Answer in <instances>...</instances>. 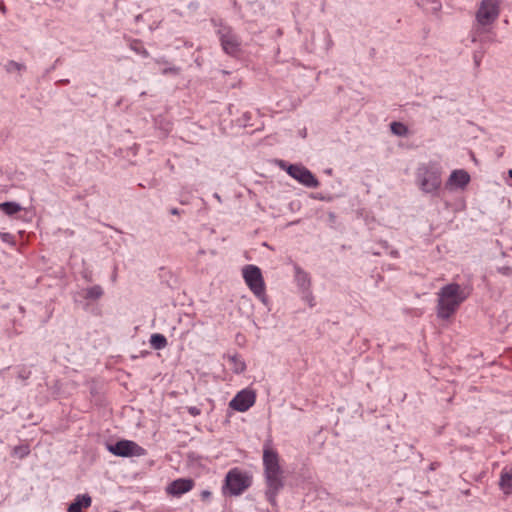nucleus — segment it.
<instances>
[{"label":"nucleus","mask_w":512,"mask_h":512,"mask_svg":"<svg viewBox=\"0 0 512 512\" xmlns=\"http://www.w3.org/2000/svg\"><path fill=\"white\" fill-rule=\"evenodd\" d=\"M263 466L266 483L265 496L271 506L277 508V495L284 487V476L278 453L268 445L263 450Z\"/></svg>","instance_id":"f257e3e1"},{"label":"nucleus","mask_w":512,"mask_h":512,"mask_svg":"<svg viewBox=\"0 0 512 512\" xmlns=\"http://www.w3.org/2000/svg\"><path fill=\"white\" fill-rule=\"evenodd\" d=\"M468 295L469 293L457 283H450L442 287L438 293V317L441 319H449L455 314Z\"/></svg>","instance_id":"f03ea898"},{"label":"nucleus","mask_w":512,"mask_h":512,"mask_svg":"<svg viewBox=\"0 0 512 512\" xmlns=\"http://www.w3.org/2000/svg\"><path fill=\"white\" fill-rule=\"evenodd\" d=\"M252 485V476L249 472L238 467L232 468L225 476L223 493L230 496H239Z\"/></svg>","instance_id":"7ed1b4c3"},{"label":"nucleus","mask_w":512,"mask_h":512,"mask_svg":"<svg viewBox=\"0 0 512 512\" xmlns=\"http://www.w3.org/2000/svg\"><path fill=\"white\" fill-rule=\"evenodd\" d=\"M243 278L253 294L264 301L266 298V288L260 268L255 265L245 266L243 268Z\"/></svg>","instance_id":"20e7f679"},{"label":"nucleus","mask_w":512,"mask_h":512,"mask_svg":"<svg viewBox=\"0 0 512 512\" xmlns=\"http://www.w3.org/2000/svg\"><path fill=\"white\" fill-rule=\"evenodd\" d=\"M500 14V0H482L476 12V22L479 27L491 26Z\"/></svg>","instance_id":"39448f33"},{"label":"nucleus","mask_w":512,"mask_h":512,"mask_svg":"<svg viewBox=\"0 0 512 512\" xmlns=\"http://www.w3.org/2000/svg\"><path fill=\"white\" fill-rule=\"evenodd\" d=\"M286 172L301 184L317 188L319 186L318 179L304 166L298 164H291L287 167Z\"/></svg>","instance_id":"423d86ee"},{"label":"nucleus","mask_w":512,"mask_h":512,"mask_svg":"<svg viewBox=\"0 0 512 512\" xmlns=\"http://www.w3.org/2000/svg\"><path fill=\"white\" fill-rule=\"evenodd\" d=\"M109 451L121 457L142 456L145 453L141 446L130 440L118 441L115 445L109 447Z\"/></svg>","instance_id":"0eeeda50"},{"label":"nucleus","mask_w":512,"mask_h":512,"mask_svg":"<svg viewBox=\"0 0 512 512\" xmlns=\"http://www.w3.org/2000/svg\"><path fill=\"white\" fill-rule=\"evenodd\" d=\"M256 393L251 389H243L230 401L229 406L235 411L245 412L255 404Z\"/></svg>","instance_id":"6e6552de"},{"label":"nucleus","mask_w":512,"mask_h":512,"mask_svg":"<svg viewBox=\"0 0 512 512\" xmlns=\"http://www.w3.org/2000/svg\"><path fill=\"white\" fill-rule=\"evenodd\" d=\"M220 41L227 54L238 56L241 53V42L231 29L225 28L220 31Z\"/></svg>","instance_id":"1a4fd4ad"},{"label":"nucleus","mask_w":512,"mask_h":512,"mask_svg":"<svg viewBox=\"0 0 512 512\" xmlns=\"http://www.w3.org/2000/svg\"><path fill=\"white\" fill-rule=\"evenodd\" d=\"M419 184L424 192L431 193L440 187L441 180L436 173L429 170H424L419 175Z\"/></svg>","instance_id":"9d476101"},{"label":"nucleus","mask_w":512,"mask_h":512,"mask_svg":"<svg viewBox=\"0 0 512 512\" xmlns=\"http://www.w3.org/2000/svg\"><path fill=\"white\" fill-rule=\"evenodd\" d=\"M193 486L194 481L192 479L180 478L169 484L167 487V493L173 496H180L190 491Z\"/></svg>","instance_id":"9b49d317"},{"label":"nucleus","mask_w":512,"mask_h":512,"mask_svg":"<svg viewBox=\"0 0 512 512\" xmlns=\"http://www.w3.org/2000/svg\"><path fill=\"white\" fill-rule=\"evenodd\" d=\"M469 181L470 176L465 170H455L449 177V184L459 188L465 187Z\"/></svg>","instance_id":"f8f14e48"},{"label":"nucleus","mask_w":512,"mask_h":512,"mask_svg":"<svg viewBox=\"0 0 512 512\" xmlns=\"http://www.w3.org/2000/svg\"><path fill=\"white\" fill-rule=\"evenodd\" d=\"M92 499L88 494L78 495L69 505L68 512H81L83 508L91 506Z\"/></svg>","instance_id":"ddd939ff"},{"label":"nucleus","mask_w":512,"mask_h":512,"mask_svg":"<svg viewBox=\"0 0 512 512\" xmlns=\"http://www.w3.org/2000/svg\"><path fill=\"white\" fill-rule=\"evenodd\" d=\"M499 486L507 495L512 492V468L502 470Z\"/></svg>","instance_id":"4468645a"},{"label":"nucleus","mask_w":512,"mask_h":512,"mask_svg":"<svg viewBox=\"0 0 512 512\" xmlns=\"http://www.w3.org/2000/svg\"><path fill=\"white\" fill-rule=\"evenodd\" d=\"M228 360L231 365V369L233 372L239 374L242 373L246 369L245 362L237 355H232L228 357Z\"/></svg>","instance_id":"2eb2a0df"},{"label":"nucleus","mask_w":512,"mask_h":512,"mask_svg":"<svg viewBox=\"0 0 512 512\" xmlns=\"http://www.w3.org/2000/svg\"><path fill=\"white\" fill-rule=\"evenodd\" d=\"M151 346L156 350L164 349L167 346V340L162 334H153L150 338Z\"/></svg>","instance_id":"dca6fc26"},{"label":"nucleus","mask_w":512,"mask_h":512,"mask_svg":"<svg viewBox=\"0 0 512 512\" xmlns=\"http://www.w3.org/2000/svg\"><path fill=\"white\" fill-rule=\"evenodd\" d=\"M0 210L7 215H13L21 211V206L15 202H4L0 204Z\"/></svg>","instance_id":"f3484780"},{"label":"nucleus","mask_w":512,"mask_h":512,"mask_svg":"<svg viewBox=\"0 0 512 512\" xmlns=\"http://www.w3.org/2000/svg\"><path fill=\"white\" fill-rule=\"evenodd\" d=\"M390 128L393 134L397 136H406L408 134V128L401 122H392Z\"/></svg>","instance_id":"a211bd4d"},{"label":"nucleus","mask_w":512,"mask_h":512,"mask_svg":"<svg viewBox=\"0 0 512 512\" xmlns=\"http://www.w3.org/2000/svg\"><path fill=\"white\" fill-rule=\"evenodd\" d=\"M102 289L99 286H94L88 289L87 297L92 299H97L102 295Z\"/></svg>","instance_id":"6ab92c4d"},{"label":"nucleus","mask_w":512,"mask_h":512,"mask_svg":"<svg viewBox=\"0 0 512 512\" xmlns=\"http://www.w3.org/2000/svg\"><path fill=\"white\" fill-rule=\"evenodd\" d=\"M131 48L136 52V53H139V54H143V55H147V52L146 50L144 49L143 47V44L140 42V41H133L131 43Z\"/></svg>","instance_id":"aec40b11"},{"label":"nucleus","mask_w":512,"mask_h":512,"mask_svg":"<svg viewBox=\"0 0 512 512\" xmlns=\"http://www.w3.org/2000/svg\"><path fill=\"white\" fill-rule=\"evenodd\" d=\"M498 271L503 274V275H511L512 274V268L508 267V266H503V267H500L498 269Z\"/></svg>","instance_id":"412c9836"},{"label":"nucleus","mask_w":512,"mask_h":512,"mask_svg":"<svg viewBox=\"0 0 512 512\" xmlns=\"http://www.w3.org/2000/svg\"><path fill=\"white\" fill-rule=\"evenodd\" d=\"M189 413L193 416H197L200 414V410L196 407H190L189 408Z\"/></svg>","instance_id":"4be33fe9"},{"label":"nucleus","mask_w":512,"mask_h":512,"mask_svg":"<svg viewBox=\"0 0 512 512\" xmlns=\"http://www.w3.org/2000/svg\"><path fill=\"white\" fill-rule=\"evenodd\" d=\"M210 495H211V493H210L209 491H207V490H205V491H203V492L201 493V497H202L203 499H208V498L210 497Z\"/></svg>","instance_id":"5701e85b"},{"label":"nucleus","mask_w":512,"mask_h":512,"mask_svg":"<svg viewBox=\"0 0 512 512\" xmlns=\"http://www.w3.org/2000/svg\"><path fill=\"white\" fill-rule=\"evenodd\" d=\"M9 237H10V234H9V233H3V234H2V238H3V240H5V241H7Z\"/></svg>","instance_id":"b1692460"},{"label":"nucleus","mask_w":512,"mask_h":512,"mask_svg":"<svg viewBox=\"0 0 512 512\" xmlns=\"http://www.w3.org/2000/svg\"><path fill=\"white\" fill-rule=\"evenodd\" d=\"M173 70H174V69H172V68L165 69V70H164V73H167V72H169V71H173Z\"/></svg>","instance_id":"393cba45"},{"label":"nucleus","mask_w":512,"mask_h":512,"mask_svg":"<svg viewBox=\"0 0 512 512\" xmlns=\"http://www.w3.org/2000/svg\"><path fill=\"white\" fill-rule=\"evenodd\" d=\"M509 177L512 179V169L508 172Z\"/></svg>","instance_id":"a878e982"}]
</instances>
